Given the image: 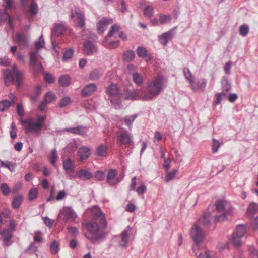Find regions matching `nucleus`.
<instances>
[{
  "label": "nucleus",
  "instance_id": "obj_1",
  "mask_svg": "<svg viewBox=\"0 0 258 258\" xmlns=\"http://www.w3.org/2000/svg\"><path fill=\"white\" fill-rule=\"evenodd\" d=\"M82 226L89 232L88 234H85L84 236L94 245H97L105 239L107 235L105 231L107 226V223L90 220L85 223H83Z\"/></svg>",
  "mask_w": 258,
  "mask_h": 258
},
{
  "label": "nucleus",
  "instance_id": "obj_2",
  "mask_svg": "<svg viewBox=\"0 0 258 258\" xmlns=\"http://www.w3.org/2000/svg\"><path fill=\"white\" fill-rule=\"evenodd\" d=\"M166 82L163 76H158L153 81L148 83L146 88L143 92L142 100L149 101L159 95L162 90L166 87L164 82Z\"/></svg>",
  "mask_w": 258,
  "mask_h": 258
},
{
  "label": "nucleus",
  "instance_id": "obj_3",
  "mask_svg": "<svg viewBox=\"0 0 258 258\" xmlns=\"http://www.w3.org/2000/svg\"><path fill=\"white\" fill-rule=\"evenodd\" d=\"M45 115H38L37 119L32 118L21 119V122L24 125L25 132L26 134L34 133L36 136H40L43 130H46Z\"/></svg>",
  "mask_w": 258,
  "mask_h": 258
},
{
  "label": "nucleus",
  "instance_id": "obj_4",
  "mask_svg": "<svg viewBox=\"0 0 258 258\" xmlns=\"http://www.w3.org/2000/svg\"><path fill=\"white\" fill-rule=\"evenodd\" d=\"M4 80L6 86L14 84L17 89L21 88L23 84L25 72L18 69L16 65H14L12 70L7 69L4 71Z\"/></svg>",
  "mask_w": 258,
  "mask_h": 258
},
{
  "label": "nucleus",
  "instance_id": "obj_5",
  "mask_svg": "<svg viewBox=\"0 0 258 258\" xmlns=\"http://www.w3.org/2000/svg\"><path fill=\"white\" fill-rule=\"evenodd\" d=\"M139 91L136 90H130L125 88L122 90L120 94V98L111 99V104L115 106V108H121L122 100H134L137 99L139 96Z\"/></svg>",
  "mask_w": 258,
  "mask_h": 258
},
{
  "label": "nucleus",
  "instance_id": "obj_6",
  "mask_svg": "<svg viewBox=\"0 0 258 258\" xmlns=\"http://www.w3.org/2000/svg\"><path fill=\"white\" fill-rule=\"evenodd\" d=\"M116 144L119 147L123 145H131L133 143V137L124 129L116 132Z\"/></svg>",
  "mask_w": 258,
  "mask_h": 258
},
{
  "label": "nucleus",
  "instance_id": "obj_7",
  "mask_svg": "<svg viewBox=\"0 0 258 258\" xmlns=\"http://www.w3.org/2000/svg\"><path fill=\"white\" fill-rule=\"evenodd\" d=\"M205 236L203 229L199 224L195 223L190 230V236L196 244H199L203 241Z\"/></svg>",
  "mask_w": 258,
  "mask_h": 258
},
{
  "label": "nucleus",
  "instance_id": "obj_8",
  "mask_svg": "<svg viewBox=\"0 0 258 258\" xmlns=\"http://www.w3.org/2000/svg\"><path fill=\"white\" fill-rule=\"evenodd\" d=\"M117 172L116 169H110L108 170L106 175V182L110 186H114L119 183L122 178L117 177Z\"/></svg>",
  "mask_w": 258,
  "mask_h": 258
},
{
  "label": "nucleus",
  "instance_id": "obj_9",
  "mask_svg": "<svg viewBox=\"0 0 258 258\" xmlns=\"http://www.w3.org/2000/svg\"><path fill=\"white\" fill-rule=\"evenodd\" d=\"M72 17H76L77 26L81 28L85 27V18L83 13H82L79 7L75 9L74 12H72Z\"/></svg>",
  "mask_w": 258,
  "mask_h": 258
},
{
  "label": "nucleus",
  "instance_id": "obj_10",
  "mask_svg": "<svg viewBox=\"0 0 258 258\" xmlns=\"http://www.w3.org/2000/svg\"><path fill=\"white\" fill-rule=\"evenodd\" d=\"M106 93L109 95V99L111 103V99L120 98V94L121 93L122 90L119 89L117 86L114 84H111L106 88Z\"/></svg>",
  "mask_w": 258,
  "mask_h": 258
},
{
  "label": "nucleus",
  "instance_id": "obj_11",
  "mask_svg": "<svg viewBox=\"0 0 258 258\" xmlns=\"http://www.w3.org/2000/svg\"><path fill=\"white\" fill-rule=\"evenodd\" d=\"M97 90V86L94 83L87 84L81 91V96L83 97H88L91 96Z\"/></svg>",
  "mask_w": 258,
  "mask_h": 258
},
{
  "label": "nucleus",
  "instance_id": "obj_12",
  "mask_svg": "<svg viewBox=\"0 0 258 258\" xmlns=\"http://www.w3.org/2000/svg\"><path fill=\"white\" fill-rule=\"evenodd\" d=\"M16 41L20 47H27L29 45V39L24 32L17 33Z\"/></svg>",
  "mask_w": 258,
  "mask_h": 258
},
{
  "label": "nucleus",
  "instance_id": "obj_13",
  "mask_svg": "<svg viewBox=\"0 0 258 258\" xmlns=\"http://www.w3.org/2000/svg\"><path fill=\"white\" fill-rule=\"evenodd\" d=\"M0 234L3 238L4 244L5 246H9L12 244L11 240L13 237L12 232L9 229L5 228L0 232Z\"/></svg>",
  "mask_w": 258,
  "mask_h": 258
},
{
  "label": "nucleus",
  "instance_id": "obj_14",
  "mask_svg": "<svg viewBox=\"0 0 258 258\" xmlns=\"http://www.w3.org/2000/svg\"><path fill=\"white\" fill-rule=\"evenodd\" d=\"M91 153L90 149L85 146L80 147L78 151V155L81 161L89 158Z\"/></svg>",
  "mask_w": 258,
  "mask_h": 258
},
{
  "label": "nucleus",
  "instance_id": "obj_15",
  "mask_svg": "<svg viewBox=\"0 0 258 258\" xmlns=\"http://www.w3.org/2000/svg\"><path fill=\"white\" fill-rule=\"evenodd\" d=\"M93 221L98 222L99 223H107V221L104 215L101 210L98 208L95 212L92 213Z\"/></svg>",
  "mask_w": 258,
  "mask_h": 258
},
{
  "label": "nucleus",
  "instance_id": "obj_16",
  "mask_svg": "<svg viewBox=\"0 0 258 258\" xmlns=\"http://www.w3.org/2000/svg\"><path fill=\"white\" fill-rule=\"evenodd\" d=\"M64 130L70 133L75 135H79L82 136L86 135L87 133L85 127L82 126L65 128Z\"/></svg>",
  "mask_w": 258,
  "mask_h": 258
},
{
  "label": "nucleus",
  "instance_id": "obj_17",
  "mask_svg": "<svg viewBox=\"0 0 258 258\" xmlns=\"http://www.w3.org/2000/svg\"><path fill=\"white\" fill-rule=\"evenodd\" d=\"M207 85V81L205 79L202 78L200 80L197 81L196 82L194 81V84H191L192 89L196 91L197 90H201L204 91Z\"/></svg>",
  "mask_w": 258,
  "mask_h": 258
},
{
  "label": "nucleus",
  "instance_id": "obj_18",
  "mask_svg": "<svg viewBox=\"0 0 258 258\" xmlns=\"http://www.w3.org/2000/svg\"><path fill=\"white\" fill-rule=\"evenodd\" d=\"M76 176L82 180H88L91 178L92 175L88 170L81 169L76 173Z\"/></svg>",
  "mask_w": 258,
  "mask_h": 258
},
{
  "label": "nucleus",
  "instance_id": "obj_19",
  "mask_svg": "<svg viewBox=\"0 0 258 258\" xmlns=\"http://www.w3.org/2000/svg\"><path fill=\"white\" fill-rule=\"evenodd\" d=\"M66 27L63 24L57 23L55 24L52 32L54 35L59 36L63 35L66 31Z\"/></svg>",
  "mask_w": 258,
  "mask_h": 258
},
{
  "label": "nucleus",
  "instance_id": "obj_20",
  "mask_svg": "<svg viewBox=\"0 0 258 258\" xmlns=\"http://www.w3.org/2000/svg\"><path fill=\"white\" fill-rule=\"evenodd\" d=\"M121 240L119 242V246L121 247H127L130 232L127 230H124L120 234Z\"/></svg>",
  "mask_w": 258,
  "mask_h": 258
},
{
  "label": "nucleus",
  "instance_id": "obj_21",
  "mask_svg": "<svg viewBox=\"0 0 258 258\" xmlns=\"http://www.w3.org/2000/svg\"><path fill=\"white\" fill-rule=\"evenodd\" d=\"M199 222L205 226H208L211 223V213L209 212H204L199 219Z\"/></svg>",
  "mask_w": 258,
  "mask_h": 258
},
{
  "label": "nucleus",
  "instance_id": "obj_22",
  "mask_svg": "<svg viewBox=\"0 0 258 258\" xmlns=\"http://www.w3.org/2000/svg\"><path fill=\"white\" fill-rule=\"evenodd\" d=\"M83 51L85 54L90 55L92 54L95 49V46L91 41H86L83 45Z\"/></svg>",
  "mask_w": 258,
  "mask_h": 258
},
{
  "label": "nucleus",
  "instance_id": "obj_23",
  "mask_svg": "<svg viewBox=\"0 0 258 258\" xmlns=\"http://www.w3.org/2000/svg\"><path fill=\"white\" fill-rule=\"evenodd\" d=\"M42 93V87L40 85L35 86L34 92L32 94L30 95V99L32 102H36L38 99L39 96Z\"/></svg>",
  "mask_w": 258,
  "mask_h": 258
},
{
  "label": "nucleus",
  "instance_id": "obj_24",
  "mask_svg": "<svg viewBox=\"0 0 258 258\" xmlns=\"http://www.w3.org/2000/svg\"><path fill=\"white\" fill-rule=\"evenodd\" d=\"M71 78L69 75H62L58 79V83L60 86L66 87L71 84Z\"/></svg>",
  "mask_w": 258,
  "mask_h": 258
},
{
  "label": "nucleus",
  "instance_id": "obj_25",
  "mask_svg": "<svg viewBox=\"0 0 258 258\" xmlns=\"http://www.w3.org/2000/svg\"><path fill=\"white\" fill-rule=\"evenodd\" d=\"M107 146L102 144L96 148L95 154L98 157H106L107 155Z\"/></svg>",
  "mask_w": 258,
  "mask_h": 258
},
{
  "label": "nucleus",
  "instance_id": "obj_26",
  "mask_svg": "<svg viewBox=\"0 0 258 258\" xmlns=\"http://www.w3.org/2000/svg\"><path fill=\"white\" fill-rule=\"evenodd\" d=\"M108 24V20L107 18H104L100 20L97 23V30L100 34H103L106 30Z\"/></svg>",
  "mask_w": 258,
  "mask_h": 258
},
{
  "label": "nucleus",
  "instance_id": "obj_27",
  "mask_svg": "<svg viewBox=\"0 0 258 258\" xmlns=\"http://www.w3.org/2000/svg\"><path fill=\"white\" fill-rule=\"evenodd\" d=\"M63 214L65 218L68 220H74L77 216L74 210L70 207L64 209Z\"/></svg>",
  "mask_w": 258,
  "mask_h": 258
},
{
  "label": "nucleus",
  "instance_id": "obj_28",
  "mask_svg": "<svg viewBox=\"0 0 258 258\" xmlns=\"http://www.w3.org/2000/svg\"><path fill=\"white\" fill-rule=\"evenodd\" d=\"M221 86L223 90L222 92H224L226 95L231 89V84L229 82L227 78L225 76H223L222 78Z\"/></svg>",
  "mask_w": 258,
  "mask_h": 258
},
{
  "label": "nucleus",
  "instance_id": "obj_29",
  "mask_svg": "<svg viewBox=\"0 0 258 258\" xmlns=\"http://www.w3.org/2000/svg\"><path fill=\"white\" fill-rule=\"evenodd\" d=\"M133 81L136 85L141 86L144 83V79L142 75L137 72H135L132 74Z\"/></svg>",
  "mask_w": 258,
  "mask_h": 258
},
{
  "label": "nucleus",
  "instance_id": "obj_30",
  "mask_svg": "<svg viewBox=\"0 0 258 258\" xmlns=\"http://www.w3.org/2000/svg\"><path fill=\"white\" fill-rule=\"evenodd\" d=\"M215 205L217 211L219 212H227V211L230 212L231 211V208H229V209H226V201H225L218 200L216 202Z\"/></svg>",
  "mask_w": 258,
  "mask_h": 258
},
{
  "label": "nucleus",
  "instance_id": "obj_31",
  "mask_svg": "<svg viewBox=\"0 0 258 258\" xmlns=\"http://www.w3.org/2000/svg\"><path fill=\"white\" fill-rule=\"evenodd\" d=\"M136 56L135 52L132 50H127L123 53V59L127 62H130L133 61Z\"/></svg>",
  "mask_w": 258,
  "mask_h": 258
},
{
  "label": "nucleus",
  "instance_id": "obj_32",
  "mask_svg": "<svg viewBox=\"0 0 258 258\" xmlns=\"http://www.w3.org/2000/svg\"><path fill=\"white\" fill-rule=\"evenodd\" d=\"M63 167L67 172L74 171L75 168L73 163L70 158L63 161Z\"/></svg>",
  "mask_w": 258,
  "mask_h": 258
},
{
  "label": "nucleus",
  "instance_id": "obj_33",
  "mask_svg": "<svg viewBox=\"0 0 258 258\" xmlns=\"http://www.w3.org/2000/svg\"><path fill=\"white\" fill-rule=\"evenodd\" d=\"M246 233V226L244 224H239L236 227V230L233 234L239 237H243Z\"/></svg>",
  "mask_w": 258,
  "mask_h": 258
},
{
  "label": "nucleus",
  "instance_id": "obj_34",
  "mask_svg": "<svg viewBox=\"0 0 258 258\" xmlns=\"http://www.w3.org/2000/svg\"><path fill=\"white\" fill-rule=\"evenodd\" d=\"M23 200V197L22 195H19L15 196L12 201V206L14 209H18L20 207Z\"/></svg>",
  "mask_w": 258,
  "mask_h": 258
},
{
  "label": "nucleus",
  "instance_id": "obj_35",
  "mask_svg": "<svg viewBox=\"0 0 258 258\" xmlns=\"http://www.w3.org/2000/svg\"><path fill=\"white\" fill-rule=\"evenodd\" d=\"M102 73L98 69H94L89 74V79L91 81H96L98 80L102 76Z\"/></svg>",
  "mask_w": 258,
  "mask_h": 258
},
{
  "label": "nucleus",
  "instance_id": "obj_36",
  "mask_svg": "<svg viewBox=\"0 0 258 258\" xmlns=\"http://www.w3.org/2000/svg\"><path fill=\"white\" fill-rule=\"evenodd\" d=\"M15 164L9 161L4 162L0 160V167H5L9 169L11 172H14L15 170Z\"/></svg>",
  "mask_w": 258,
  "mask_h": 258
},
{
  "label": "nucleus",
  "instance_id": "obj_37",
  "mask_svg": "<svg viewBox=\"0 0 258 258\" xmlns=\"http://www.w3.org/2000/svg\"><path fill=\"white\" fill-rule=\"evenodd\" d=\"M172 19V16L170 14H161L159 16V21L160 24L164 25L169 23Z\"/></svg>",
  "mask_w": 258,
  "mask_h": 258
},
{
  "label": "nucleus",
  "instance_id": "obj_38",
  "mask_svg": "<svg viewBox=\"0 0 258 258\" xmlns=\"http://www.w3.org/2000/svg\"><path fill=\"white\" fill-rule=\"evenodd\" d=\"M14 102V101L10 102L6 99L0 101V111L6 110L10 106L12 105Z\"/></svg>",
  "mask_w": 258,
  "mask_h": 258
},
{
  "label": "nucleus",
  "instance_id": "obj_39",
  "mask_svg": "<svg viewBox=\"0 0 258 258\" xmlns=\"http://www.w3.org/2000/svg\"><path fill=\"white\" fill-rule=\"evenodd\" d=\"M183 74L185 79L189 82L190 84H194V77L189 68H184Z\"/></svg>",
  "mask_w": 258,
  "mask_h": 258
},
{
  "label": "nucleus",
  "instance_id": "obj_40",
  "mask_svg": "<svg viewBox=\"0 0 258 258\" xmlns=\"http://www.w3.org/2000/svg\"><path fill=\"white\" fill-rule=\"evenodd\" d=\"M137 54L140 58H145L148 56V52L145 47L139 46L137 49Z\"/></svg>",
  "mask_w": 258,
  "mask_h": 258
},
{
  "label": "nucleus",
  "instance_id": "obj_41",
  "mask_svg": "<svg viewBox=\"0 0 258 258\" xmlns=\"http://www.w3.org/2000/svg\"><path fill=\"white\" fill-rule=\"evenodd\" d=\"M120 29V26L117 25V24H114L112 25L110 29L107 34V36L105 37V40L106 41H108V39L111 37L113 34L117 32Z\"/></svg>",
  "mask_w": 258,
  "mask_h": 258
},
{
  "label": "nucleus",
  "instance_id": "obj_42",
  "mask_svg": "<svg viewBox=\"0 0 258 258\" xmlns=\"http://www.w3.org/2000/svg\"><path fill=\"white\" fill-rule=\"evenodd\" d=\"M30 64L31 66H36L38 61V54L36 51L29 52Z\"/></svg>",
  "mask_w": 258,
  "mask_h": 258
},
{
  "label": "nucleus",
  "instance_id": "obj_43",
  "mask_svg": "<svg viewBox=\"0 0 258 258\" xmlns=\"http://www.w3.org/2000/svg\"><path fill=\"white\" fill-rule=\"evenodd\" d=\"M56 98V95L52 92H47L44 96V100L46 103H50Z\"/></svg>",
  "mask_w": 258,
  "mask_h": 258
},
{
  "label": "nucleus",
  "instance_id": "obj_44",
  "mask_svg": "<svg viewBox=\"0 0 258 258\" xmlns=\"http://www.w3.org/2000/svg\"><path fill=\"white\" fill-rule=\"evenodd\" d=\"M58 159V155L57 151L55 149H53L51 151V156L49 159V161L51 164L55 166L56 165V162Z\"/></svg>",
  "mask_w": 258,
  "mask_h": 258
},
{
  "label": "nucleus",
  "instance_id": "obj_45",
  "mask_svg": "<svg viewBox=\"0 0 258 258\" xmlns=\"http://www.w3.org/2000/svg\"><path fill=\"white\" fill-rule=\"evenodd\" d=\"M71 102V99L69 96H66L63 97L59 102L58 107L62 108L66 107Z\"/></svg>",
  "mask_w": 258,
  "mask_h": 258
},
{
  "label": "nucleus",
  "instance_id": "obj_46",
  "mask_svg": "<svg viewBox=\"0 0 258 258\" xmlns=\"http://www.w3.org/2000/svg\"><path fill=\"white\" fill-rule=\"evenodd\" d=\"M138 115L135 114L131 116H126L124 118V122L126 125H127L129 128L132 126L133 122L137 117Z\"/></svg>",
  "mask_w": 258,
  "mask_h": 258
},
{
  "label": "nucleus",
  "instance_id": "obj_47",
  "mask_svg": "<svg viewBox=\"0 0 258 258\" xmlns=\"http://www.w3.org/2000/svg\"><path fill=\"white\" fill-rule=\"evenodd\" d=\"M249 31V28L246 24H243L239 27V34L243 37H245L247 35Z\"/></svg>",
  "mask_w": 258,
  "mask_h": 258
},
{
  "label": "nucleus",
  "instance_id": "obj_48",
  "mask_svg": "<svg viewBox=\"0 0 258 258\" xmlns=\"http://www.w3.org/2000/svg\"><path fill=\"white\" fill-rule=\"evenodd\" d=\"M74 53V50L71 48H69L63 53V60L67 61L73 57Z\"/></svg>",
  "mask_w": 258,
  "mask_h": 258
},
{
  "label": "nucleus",
  "instance_id": "obj_49",
  "mask_svg": "<svg viewBox=\"0 0 258 258\" xmlns=\"http://www.w3.org/2000/svg\"><path fill=\"white\" fill-rule=\"evenodd\" d=\"M0 190L4 196H7L11 192V189L8 185L6 183L1 184L0 186Z\"/></svg>",
  "mask_w": 258,
  "mask_h": 258
},
{
  "label": "nucleus",
  "instance_id": "obj_50",
  "mask_svg": "<svg viewBox=\"0 0 258 258\" xmlns=\"http://www.w3.org/2000/svg\"><path fill=\"white\" fill-rule=\"evenodd\" d=\"M145 17L150 19L153 15V8L150 6H146L143 10Z\"/></svg>",
  "mask_w": 258,
  "mask_h": 258
},
{
  "label": "nucleus",
  "instance_id": "obj_51",
  "mask_svg": "<svg viewBox=\"0 0 258 258\" xmlns=\"http://www.w3.org/2000/svg\"><path fill=\"white\" fill-rule=\"evenodd\" d=\"M178 172V170L174 169L172 171L167 173L165 177V181L166 182H168L170 181L173 180L175 178V175Z\"/></svg>",
  "mask_w": 258,
  "mask_h": 258
},
{
  "label": "nucleus",
  "instance_id": "obj_52",
  "mask_svg": "<svg viewBox=\"0 0 258 258\" xmlns=\"http://www.w3.org/2000/svg\"><path fill=\"white\" fill-rule=\"evenodd\" d=\"M225 93L224 92H221L220 93H217L215 96V100L214 102V105L215 106H217L221 103V102L222 99V97L224 96H226Z\"/></svg>",
  "mask_w": 258,
  "mask_h": 258
},
{
  "label": "nucleus",
  "instance_id": "obj_53",
  "mask_svg": "<svg viewBox=\"0 0 258 258\" xmlns=\"http://www.w3.org/2000/svg\"><path fill=\"white\" fill-rule=\"evenodd\" d=\"M38 196V190L36 188L31 189L28 192V199L29 201H33L37 198Z\"/></svg>",
  "mask_w": 258,
  "mask_h": 258
},
{
  "label": "nucleus",
  "instance_id": "obj_54",
  "mask_svg": "<svg viewBox=\"0 0 258 258\" xmlns=\"http://www.w3.org/2000/svg\"><path fill=\"white\" fill-rule=\"evenodd\" d=\"M94 177L98 181H103L105 178V173L102 171L97 170L94 173Z\"/></svg>",
  "mask_w": 258,
  "mask_h": 258
},
{
  "label": "nucleus",
  "instance_id": "obj_55",
  "mask_svg": "<svg viewBox=\"0 0 258 258\" xmlns=\"http://www.w3.org/2000/svg\"><path fill=\"white\" fill-rule=\"evenodd\" d=\"M32 3L30 6V12L32 15H36L38 13V7L37 3L34 1L32 0Z\"/></svg>",
  "mask_w": 258,
  "mask_h": 258
},
{
  "label": "nucleus",
  "instance_id": "obj_56",
  "mask_svg": "<svg viewBox=\"0 0 258 258\" xmlns=\"http://www.w3.org/2000/svg\"><path fill=\"white\" fill-rule=\"evenodd\" d=\"M241 238H242V237L237 236L233 233L231 240L232 243L235 246H240L241 244Z\"/></svg>",
  "mask_w": 258,
  "mask_h": 258
},
{
  "label": "nucleus",
  "instance_id": "obj_57",
  "mask_svg": "<svg viewBox=\"0 0 258 258\" xmlns=\"http://www.w3.org/2000/svg\"><path fill=\"white\" fill-rule=\"evenodd\" d=\"M229 213L230 212H229V211H227V212H222L221 214L215 217V221L217 222H221L224 221L226 219L227 215L229 214Z\"/></svg>",
  "mask_w": 258,
  "mask_h": 258
},
{
  "label": "nucleus",
  "instance_id": "obj_58",
  "mask_svg": "<svg viewBox=\"0 0 258 258\" xmlns=\"http://www.w3.org/2000/svg\"><path fill=\"white\" fill-rule=\"evenodd\" d=\"M105 46L109 48H113L115 47H117L119 44V41L117 40L115 41H109V39H108V41H105Z\"/></svg>",
  "mask_w": 258,
  "mask_h": 258
},
{
  "label": "nucleus",
  "instance_id": "obj_59",
  "mask_svg": "<svg viewBox=\"0 0 258 258\" xmlns=\"http://www.w3.org/2000/svg\"><path fill=\"white\" fill-rule=\"evenodd\" d=\"M50 250L52 253L56 254L59 250V245L58 243L55 241H53L50 244Z\"/></svg>",
  "mask_w": 258,
  "mask_h": 258
},
{
  "label": "nucleus",
  "instance_id": "obj_60",
  "mask_svg": "<svg viewBox=\"0 0 258 258\" xmlns=\"http://www.w3.org/2000/svg\"><path fill=\"white\" fill-rule=\"evenodd\" d=\"M44 80L47 83L53 84L55 82V79L53 75L49 73H46L44 75Z\"/></svg>",
  "mask_w": 258,
  "mask_h": 258
},
{
  "label": "nucleus",
  "instance_id": "obj_61",
  "mask_svg": "<svg viewBox=\"0 0 258 258\" xmlns=\"http://www.w3.org/2000/svg\"><path fill=\"white\" fill-rule=\"evenodd\" d=\"M34 71V73L36 75H37L38 74L41 73L43 72L44 69L43 67L41 64V63H40L39 64H36V66H31Z\"/></svg>",
  "mask_w": 258,
  "mask_h": 258
},
{
  "label": "nucleus",
  "instance_id": "obj_62",
  "mask_svg": "<svg viewBox=\"0 0 258 258\" xmlns=\"http://www.w3.org/2000/svg\"><path fill=\"white\" fill-rule=\"evenodd\" d=\"M38 247L33 243H31L26 250V252L31 254H34L37 251Z\"/></svg>",
  "mask_w": 258,
  "mask_h": 258
},
{
  "label": "nucleus",
  "instance_id": "obj_63",
  "mask_svg": "<svg viewBox=\"0 0 258 258\" xmlns=\"http://www.w3.org/2000/svg\"><path fill=\"white\" fill-rule=\"evenodd\" d=\"M176 28H177V26H175L174 28L171 29L168 31L163 33V35L164 36H165L167 38V40H168V41H169V40H170L171 39H172L173 36V31Z\"/></svg>",
  "mask_w": 258,
  "mask_h": 258
},
{
  "label": "nucleus",
  "instance_id": "obj_64",
  "mask_svg": "<svg viewBox=\"0 0 258 258\" xmlns=\"http://www.w3.org/2000/svg\"><path fill=\"white\" fill-rule=\"evenodd\" d=\"M250 226L251 228L254 231L258 229V217L252 220Z\"/></svg>",
  "mask_w": 258,
  "mask_h": 258
}]
</instances>
